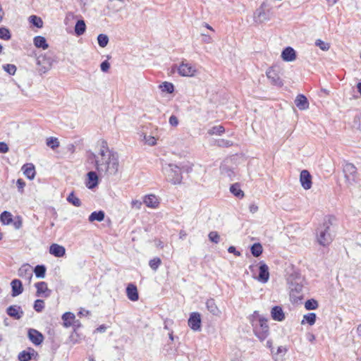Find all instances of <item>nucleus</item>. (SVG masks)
Instances as JSON below:
<instances>
[{
    "label": "nucleus",
    "instance_id": "nucleus-46",
    "mask_svg": "<svg viewBox=\"0 0 361 361\" xmlns=\"http://www.w3.org/2000/svg\"><path fill=\"white\" fill-rule=\"evenodd\" d=\"M3 69L11 75H13L16 72V66L13 64H5Z\"/></svg>",
    "mask_w": 361,
    "mask_h": 361
},
{
    "label": "nucleus",
    "instance_id": "nucleus-51",
    "mask_svg": "<svg viewBox=\"0 0 361 361\" xmlns=\"http://www.w3.org/2000/svg\"><path fill=\"white\" fill-rule=\"evenodd\" d=\"M143 139L145 143L150 146H153L156 144V138L153 136L144 135Z\"/></svg>",
    "mask_w": 361,
    "mask_h": 361
},
{
    "label": "nucleus",
    "instance_id": "nucleus-59",
    "mask_svg": "<svg viewBox=\"0 0 361 361\" xmlns=\"http://www.w3.org/2000/svg\"><path fill=\"white\" fill-rule=\"evenodd\" d=\"M228 252L229 253H233L235 256H240V252L239 251H237L235 247L234 246H230L228 249Z\"/></svg>",
    "mask_w": 361,
    "mask_h": 361
},
{
    "label": "nucleus",
    "instance_id": "nucleus-16",
    "mask_svg": "<svg viewBox=\"0 0 361 361\" xmlns=\"http://www.w3.org/2000/svg\"><path fill=\"white\" fill-rule=\"evenodd\" d=\"M126 295L128 298L133 302L138 300L139 295L137 286L133 283H129L126 288Z\"/></svg>",
    "mask_w": 361,
    "mask_h": 361
},
{
    "label": "nucleus",
    "instance_id": "nucleus-63",
    "mask_svg": "<svg viewBox=\"0 0 361 361\" xmlns=\"http://www.w3.org/2000/svg\"><path fill=\"white\" fill-rule=\"evenodd\" d=\"M357 333L360 336H361V324H359L357 328Z\"/></svg>",
    "mask_w": 361,
    "mask_h": 361
},
{
    "label": "nucleus",
    "instance_id": "nucleus-34",
    "mask_svg": "<svg viewBox=\"0 0 361 361\" xmlns=\"http://www.w3.org/2000/svg\"><path fill=\"white\" fill-rule=\"evenodd\" d=\"M46 267L44 265H37L32 272H35V274L37 278L43 279L45 277L46 274Z\"/></svg>",
    "mask_w": 361,
    "mask_h": 361
},
{
    "label": "nucleus",
    "instance_id": "nucleus-50",
    "mask_svg": "<svg viewBox=\"0 0 361 361\" xmlns=\"http://www.w3.org/2000/svg\"><path fill=\"white\" fill-rule=\"evenodd\" d=\"M216 144L219 147H227L232 146L233 142L228 140L220 139L216 141Z\"/></svg>",
    "mask_w": 361,
    "mask_h": 361
},
{
    "label": "nucleus",
    "instance_id": "nucleus-29",
    "mask_svg": "<svg viewBox=\"0 0 361 361\" xmlns=\"http://www.w3.org/2000/svg\"><path fill=\"white\" fill-rule=\"evenodd\" d=\"M35 46L37 48H42L47 49L49 47V44L47 42L45 37L42 36H36L33 39Z\"/></svg>",
    "mask_w": 361,
    "mask_h": 361
},
{
    "label": "nucleus",
    "instance_id": "nucleus-42",
    "mask_svg": "<svg viewBox=\"0 0 361 361\" xmlns=\"http://www.w3.org/2000/svg\"><path fill=\"white\" fill-rule=\"evenodd\" d=\"M97 42L99 47L104 48L106 47L109 43V37L105 34H99L97 37Z\"/></svg>",
    "mask_w": 361,
    "mask_h": 361
},
{
    "label": "nucleus",
    "instance_id": "nucleus-26",
    "mask_svg": "<svg viewBox=\"0 0 361 361\" xmlns=\"http://www.w3.org/2000/svg\"><path fill=\"white\" fill-rule=\"evenodd\" d=\"M271 317L274 320L281 322L285 319V315L280 306H274L271 311Z\"/></svg>",
    "mask_w": 361,
    "mask_h": 361
},
{
    "label": "nucleus",
    "instance_id": "nucleus-58",
    "mask_svg": "<svg viewBox=\"0 0 361 361\" xmlns=\"http://www.w3.org/2000/svg\"><path fill=\"white\" fill-rule=\"evenodd\" d=\"M8 151V145L4 142H0V152L6 153Z\"/></svg>",
    "mask_w": 361,
    "mask_h": 361
},
{
    "label": "nucleus",
    "instance_id": "nucleus-27",
    "mask_svg": "<svg viewBox=\"0 0 361 361\" xmlns=\"http://www.w3.org/2000/svg\"><path fill=\"white\" fill-rule=\"evenodd\" d=\"M22 170L23 171L24 175L30 180H32L35 176V166L31 164H25L23 166Z\"/></svg>",
    "mask_w": 361,
    "mask_h": 361
},
{
    "label": "nucleus",
    "instance_id": "nucleus-56",
    "mask_svg": "<svg viewBox=\"0 0 361 361\" xmlns=\"http://www.w3.org/2000/svg\"><path fill=\"white\" fill-rule=\"evenodd\" d=\"M169 123L172 126H176L178 124V120L176 116H171L169 118Z\"/></svg>",
    "mask_w": 361,
    "mask_h": 361
},
{
    "label": "nucleus",
    "instance_id": "nucleus-24",
    "mask_svg": "<svg viewBox=\"0 0 361 361\" xmlns=\"http://www.w3.org/2000/svg\"><path fill=\"white\" fill-rule=\"evenodd\" d=\"M35 354L37 355L36 351L33 348H29L27 350L21 351L18 354V358L19 361H30Z\"/></svg>",
    "mask_w": 361,
    "mask_h": 361
},
{
    "label": "nucleus",
    "instance_id": "nucleus-57",
    "mask_svg": "<svg viewBox=\"0 0 361 361\" xmlns=\"http://www.w3.org/2000/svg\"><path fill=\"white\" fill-rule=\"evenodd\" d=\"M202 42L206 43V44H210L212 42V38L209 35H206V34H202Z\"/></svg>",
    "mask_w": 361,
    "mask_h": 361
},
{
    "label": "nucleus",
    "instance_id": "nucleus-28",
    "mask_svg": "<svg viewBox=\"0 0 361 361\" xmlns=\"http://www.w3.org/2000/svg\"><path fill=\"white\" fill-rule=\"evenodd\" d=\"M75 314L72 312H66L62 316V319L63 321V325L66 327H69L73 325L75 322Z\"/></svg>",
    "mask_w": 361,
    "mask_h": 361
},
{
    "label": "nucleus",
    "instance_id": "nucleus-31",
    "mask_svg": "<svg viewBox=\"0 0 361 361\" xmlns=\"http://www.w3.org/2000/svg\"><path fill=\"white\" fill-rule=\"evenodd\" d=\"M86 30V25L83 20H78L75 25V33L77 36L83 35Z\"/></svg>",
    "mask_w": 361,
    "mask_h": 361
},
{
    "label": "nucleus",
    "instance_id": "nucleus-43",
    "mask_svg": "<svg viewBox=\"0 0 361 361\" xmlns=\"http://www.w3.org/2000/svg\"><path fill=\"white\" fill-rule=\"evenodd\" d=\"M160 87L163 92L168 93H172L174 90L173 85L168 82H163V84L160 85Z\"/></svg>",
    "mask_w": 361,
    "mask_h": 361
},
{
    "label": "nucleus",
    "instance_id": "nucleus-21",
    "mask_svg": "<svg viewBox=\"0 0 361 361\" xmlns=\"http://www.w3.org/2000/svg\"><path fill=\"white\" fill-rule=\"evenodd\" d=\"M143 203L150 208H157L159 204V200L154 195H145L143 198Z\"/></svg>",
    "mask_w": 361,
    "mask_h": 361
},
{
    "label": "nucleus",
    "instance_id": "nucleus-47",
    "mask_svg": "<svg viewBox=\"0 0 361 361\" xmlns=\"http://www.w3.org/2000/svg\"><path fill=\"white\" fill-rule=\"evenodd\" d=\"M315 45L319 47L322 51H328L330 48V44L328 42H325L321 39H317Z\"/></svg>",
    "mask_w": 361,
    "mask_h": 361
},
{
    "label": "nucleus",
    "instance_id": "nucleus-52",
    "mask_svg": "<svg viewBox=\"0 0 361 361\" xmlns=\"http://www.w3.org/2000/svg\"><path fill=\"white\" fill-rule=\"evenodd\" d=\"M290 288L292 291H295L296 293H300L302 291V285L299 283H291Z\"/></svg>",
    "mask_w": 361,
    "mask_h": 361
},
{
    "label": "nucleus",
    "instance_id": "nucleus-48",
    "mask_svg": "<svg viewBox=\"0 0 361 361\" xmlns=\"http://www.w3.org/2000/svg\"><path fill=\"white\" fill-rule=\"evenodd\" d=\"M44 308V302L41 299H37L35 301L34 309L36 312H40Z\"/></svg>",
    "mask_w": 361,
    "mask_h": 361
},
{
    "label": "nucleus",
    "instance_id": "nucleus-32",
    "mask_svg": "<svg viewBox=\"0 0 361 361\" xmlns=\"http://www.w3.org/2000/svg\"><path fill=\"white\" fill-rule=\"evenodd\" d=\"M231 192L238 198H243L244 197V192L240 189L238 183H234L230 187Z\"/></svg>",
    "mask_w": 361,
    "mask_h": 361
},
{
    "label": "nucleus",
    "instance_id": "nucleus-54",
    "mask_svg": "<svg viewBox=\"0 0 361 361\" xmlns=\"http://www.w3.org/2000/svg\"><path fill=\"white\" fill-rule=\"evenodd\" d=\"M16 185L18 190L22 192L23 191V188L25 185V183L23 179L19 178L17 180Z\"/></svg>",
    "mask_w": 361,
    "mask_h": 361
},
{
    "label": "nucleus",
    "instance_id": "nucleus-25",
    "mask_svg": "<svg viewBox=\"0 0 361 361\" xmlns=\"http://www.w3.org/2000/svg\"><path fill=\"white\" fill-rule=\"evenodd\" d=\"M295 104L300 110H305L309 107L307 99L303 94H298L297 96Z\"/></svg>",
    "mask_w": 361,
    "mask_h": 361
},
{
    "label": "nucleus",
    "instance_id": "nucleus-6",
    "mask_svg": "<svg viewBox=\"0 0 361 361\" xmlns=\"http://www.w3.org/2000/svg\"><path fill=\"white\" fill-rule=\"evenodd\" d=\"M343 172L345 181L348 185H353L357 180L356 167L351 163H345L343 166Z\"/></svg>",
    "mask_w": 361,
    "mask_h": 361
},
{
    "label": "nucleus",
    "instance_id": "nucleus-20",
    "mask_svg": "<svg viewBox=\"0 0 361 361\" xmlns=\"http://www.w3.org/2000/svg\"><path fill=\"white\" fill-rule=\"evenodd\" d=\"M281 57L285 61H293L296 58L295 51L292 47H288L282 51Z\"/></svg>",
    "mask_w": 361,
    "mask_h": 361
},
{
    "label": "nucleus",
    "instance_id": "nucleus-39",
    "mask_svg": "<svg viewBox=\"0 0 361 361\" xmlns=\"http://www.w3.org/2000/svg\"><path fill=\"white\" fill-rule=\"evenodd\" d=\"M29 20L30 23L38 28H41L43 26L42 20L37 16H30Z\"/></svg>",
    "mask_w": 361,
    "mask_h": 361
},
{
    "label": "nucleus",
    "instance_id": "nucleus-7",
    "mask_svg": "<svg viewBox=\"0 0 361 361\" xmlns=\"http://www.w3.org/2000/svg\"><path fill=\"white\" fill-rule=\"evenodd\" d=\"M178 73L181 76L191 77L195 75L196 69L194 66L188 63L183 62L178 68Z\"/></svg>",
    "mask_w": 361,
    "mask_h": 361
},
{
    "label": "nucleus",
    "instance_id": "nucleus-53",
    "mask_svg": "<svg viewBox=\"0 0 361 361\" xmlns=\"http://www.w3.org/2000/svg\"><path fill=\"white\" fill-rule=\"evenodd\" d=\"M142 203H143V202H141L137 200H133L131 202V207L135 208L136 209H140V208L142 205Z\"/></svg>",
    "mask_w": 361,
    "mask_h": 361
},
{
    "label": "nucleus",
    "instance_id": "nucleus-4",
    "mask_svg": "<svg viewBox=\"0 0 361 361\" xmlns=\"http://www.w3.org/2000/svg\"><path fill=\"white\" fill-rule=\"evenodd\" d=\"M162 170L169 182L173 184L180 183L182 173L179 166L173 164H165L162 165Z\"/></svg>",
    "mask_w": 361,
    "mask_h": 361
},
{
    "label": "nucleus",
    "instance_id": "nucleus-60",
    "mask_svg": "<svg viewBox=\"0 0 361 361\" xmlns=\"http://www.w3.org/2000/svg\"><path fill=\"white\" fill-rule=\"evenodd\" d=\"M249 210L251 213L254 214L257 212L258 207L255 205V204H252L249 207Z\"/></svg>",
    "mask_w": 361,
    "mask_h": 361
},
{
    "label": "nucleus",
    "instance_id": "nucleus-55",
    "mask_svg": "<svg viewBox=\"0 0 361 361\" xmlns=\"http://www.w3.org/2000/svg\"><path fill=\"white\" fill-rule=\"evenodd\" d=\"M100 68L103 72H107L110 68V63L107 61H104L102 62Z\"/></svg>",
    "mask_w": 361,
    "mask_h": 361
},
{
    "label": "nucleus",
    "instance_id": "nucleus-13",
    "mask_svg": "<svg viewBox=\"0 0 361 361\" xmlns=\"http://www.w3.org/2000/svg\"><path fill=\"white\" fill-rule=\"evenodd\" d=\"M269 279V267L264 262H260L259 267V276L257 279L262 283H266L268 281Z\"/></svg>",
    "mask_w": 361,
    "mask_h": 361
},
{
    "label": "nucleus",
    "instance_id": "nucleus-1",
    "mask_svg": "<svg viewBox=\"0 0 361 361\" xmlns=\"http://www.w3.org/2000/svg\"><path fill=\"white\" fill-rule=\"evenodd\" d=\"M99 150L97 154L91 153L90 159L95 162V169L100 176H110L116 175L118 170V155L111 150L106 141L99 142Z\"/></svg>",
    "mask_w": 361,
    "mask_h": 361
},
{
    "label": "nucleus",
    "instance_id": "nucleus-23",
    "mask_svg": "<svg viewBox=\"0 0 361 361\" xmlns=\"http://www.w3.org/2000/svg\"><path fill=\"white\" fill-rule=\"evenodd\" d=\"M12 288V296L16 297L23 291L22 282L19 279H13L11 283Z\"/></svg>",
    "mask_w": 361,
    "mask_h": 361
},
{
    "label": "nucleus",
    "instance_id": "nucleus-15",
    "mask_svg": "<svg viewBox=\"0 0 361 361\" xmlns=\"http://www.w3.org/2000/svg\"><path fill=\"white\" fill-rule=\"evenodd\" d=\"M6 313L15 319H20L24 314L21 307L18 305H11L6 310Z\"/></svg>",
    "mask_w": 361,
    "mask_h": 361
},
{
    "label": "nucleus",
    "instance_id": "nucleus-9",
    "mask_svg": "<svg viewBox=\"0 0 361 361\" xmlns=\"http://www.w3.org/2000/svg\"><path fill=\"white\" fill-rule=\"evenodd\" d=\"M37 289L36 295L37 297L48 298L51 293V290L48 288L47 283L44 281L37 282L35 284Z\"/></svg>",
    "mask_w": 361,
    "mask_h": 361
},
{
    "label": "nucleus",
    "instance_id": "nucleus-49",
    "mask_svg": "<svg viewBox=\"0 0 361 361\" xmlns=\"http://www.w3.org/2000/svg\"><path fill=\"white\" fill-rule=\"evenodd\" d=\"M208 237L212 242L216 244L219 243L220 241V236L216 231H211L209 233Z\"/></svg>",
    "mask_w": 361,
    "mask_h": 361
},
{
    "label": "nucleus",
    "instance_id": "nucleus-10",
    "mask_svg": "<svg viewBox=\"0 0 361 361\" xmlns=\"http://www.w3.org/2000/svg\"><path fill=\"white\" fill-rule=\"evenodd\" d=\"M188 326L194 331H199L201 329V316L198 312L190 314L188 319Z\"/></svg>",
    "mask_w": 361,
    "mask_h": 361
},
{
    "label": "nucleus",
    "instance_id": "nucleus-17",
    "mask_svg": "<svg viewBox=\"0 0 361 361\" xmlns=\"http://www.w3.org/2000/svg\"><path fill=\"white\" fill-rule=\"evenodd\" d=\"M49 253L54 257H61L65 255L66 249L62 245L54 243L49 247Z\"/></svg>",
    "mask_w": 361,
    "mask_h": 361
},
{
    "label": "nucleus",
    "instance_id": "nucleus-64",
    "mask_svg": "<svg viewBox=\"0 0 361 361\" xmlns=\"http://www.w3.org/2000/svg\"><path fill=\"white\" fill-rule=\"evenodd\" d=\"M357 91L361 94V82H358L357 85Z\"/></svg>",
    "mask_w": 361,
    "mask_h": 361
},
{
    "label": "nucleus",
    "instance_id": "nucleus-18",
    "mask_svg": "<svg viewBox=\"0 0 361 361\" xmlns=\"http://www.w3.org/2000/svg\"><path fill=\"white\" fill-rule=\"evenodd\" d=\"M98 185V176L95 171H90L87 173V181L86 186L89 189H93Z\"/></svg>",
    "mask_w": 361,
    "mask_h": 361
},
{
    "label": "nucleus",
    "instance_id": "nucleus-38",
    "mask_svg": "<svg viewBox=\"0 0 361 361\" xmlns=\"http://www.w3.org/2000/svg\"><path fill=\"white\" fill-rule=\"evenodd\" d=\"M318 307V302L314 299H309L305 303V307L307 310H316Z\"/></svg>",
    "mask_w": 361,
    "mask_h": 361
},
{
    "label": "nucleus",
    "instance_id": "nucleus-40",
    "mask_svg": "<svg viewBox=\"0 0 361 361\" xmlns=\"http://www.w3.org/2000/svg\"><path fill=\"white\" fill-rule=\"evenodd\" d=\"M67 200L75 207H80L81 205V201L75 195L73 192L69 194L67 197Z\"/></svg>",
    "mask_w": 361,
    "mask_h": 361
},
{
    "label": "nucleus",
    "instance_id": "nucleus-61",
    "mask_svg": "<svg viewBox=\"0 0 361 361\" xmlns=\"http://www.w3.org/2000/svg\"><path fill=\"white\" fill-rule=\"evenodd\" d=\"M106 327L102 324V325H100L98 328H97L96 331L97 332H100V333H103L106 331Z\"/></svg>",
    "mask_w": 361,
    "mask_h": 361
},
{
    "label": "nucleus",
    "instance_id": "nucleus-3",
    "mask_svg": "<svg viewBox=\"0 0 361 361\" xmlns=\"http://www.w3.org/2000/svg\"><path fill=\"white\" fill-rule=\"evenodd\" d=\"M332 222L330 218L324 219L316 230V239L317 243L324 247L328 246L333 240L334 236L331 231Z\"/></svg>",
    "mask_w": 361,
    "mask_h": 361
},
{
    "label": "nucleus",
    "instance_id": "nucleus-11",
    "mask_svg": "<svg viewBox=\"0 0 361 361\" xmlns=\"http://www.w3.org/2000/svg\"><path fill=\"white\" fill-rule=\"evenodd\" d=\"M27 336L30 341L35 345H40L44 340L42 334L34 329H30L28 330Z\"/></svg>",
    "mask_w": 361,
    "mask_h": 361
},
{
    "label": "nucleus",
    "instance_id": "nucleus-30",
    "mask_svg": "<svg viewBox=\"0 0 361 361\" xmlns=\"http://www.w3.org/2000/svg\"><path fill=\"white\" fill-rule=\"evenodd\" d=\"M105 217V213L100 210L98 212H93L91 213V214L89 216L88 220L90 222H93L94 221H102L104 219Z\"/></svg>",
    "mask_w": 361,
    "mask_h": 361
},
{
    "label": "nucleus",
    "instance_id": "nucleus-62",
    "mask_svg": "<svg viewBox=\"0 0 361 361\" xmlns=\"http://www.w3.org/2000/svg\"><path fill=\"white\" fill-rule=\"evenodd\" d=\"M90 314V312H89V311H80V312H78V314H79L80 316H82V315H87V314Z\"/></svg>",
    "mask_w": 361,
    "mask_h": 361
},
{
    "label": "nucleus",
    "instance_id": "nucleus-19",
    "mask_svg": "<svg viewBox=\"0 0 361 361\" xmlns=\"http://www.w3.org/2000/svg\"><path fill=\"white\" fill-rule=\"evenodd\" d=\"M206 307L207 310L212 314L214 316H220L221 315V310L217 307L214 299L209 298L206 302Z\"/></svg>",
    "mask_w": 361,
    "mask_h": 361
},
{
    "label": "nucleus",
    "instance_id": "nucleus-14",
    "mask_svg": "<svg viewBox=\"0 0 361 361\" xmlns=\"http://www.w3.org/2000/svg\"><path fill=\"white\" fill-rule=\"evenodd\" d=\"M18 276L25 279L30 282L32 278V267L27 264H23L18 269Z\"/></svg>",
    "mask_w": 361,
    "mask_h": 361
},
{
    "label": "nucleus",
    "instance_id": "nucleus-45",
    "mask_svg": "<svg viewBox=\"0 0 361 361\" xmlns=\"http://www.w3.org/2000/svg\"><path fill=\"white\" fill-rule=\"evenodd\" d=\"M161 263V261L159 257H154L149 261V265L152 269L156 271L160 266Z\"/></svg>",
    "mask_w": 361,
    "mask_h": 361
},
{
    "label": "nucleus",
    "instance_id": "nucleus-36",
    "mask_svg": "<svg viewBox=\"0 0 361 361\" xmlns=\"http://www.w3.org/2000/svg\"><path fill=\"white\" fill-rule=\"evenodd\" d=\"M224 131L225 128L223 126H215L209 129L207 133L210 135H221L223 133H224Z\"/></svg>",
    "mask_w": 361,
    "mask_h": 361
},
{
    "label": "nucleus",
    "instance_id": "nucleus-22",
    "mask_svg": "<svg viewBox=\"0 0 361 361\" xmlns=\"http://www.w3.org/2000/svg\"><path fill=\"white\" fill-rule=\"evenodd\" d=\"M269 20V16L267 13L262 8L257 9L254 14V20L257 23H262L264 21Z\"/></svg>",
    "mask_w": 361,
    "mask_h": 361
},
{
    "label": "nucleus",
    "instance_id": "nucleus-44",
    "mask_svg": "<svg viewBox=\"0 0 361 361\" xmlns=\"http://www.w3.org/2000/svg\"><path fill=\"white\" fill-rule=\"evenodd\" d=\"M11 37V35L8 29L6 27H0V39L8 40Z\"/></svg>",
    "mask_w": 361,
    "mask_h": 361
},
{
    "label": "nucleus",
    "instance_id": "nucleus-2",
    "mask_svg": "<svg viewBox=\"0 0 361 361\" xmlns=\"http://www.w3.org/2000/svg\"><path fill=\"white\" fill-rule=\"evenodd\" d=\"M250 320L255 336L260 341L265 340L269 334L267 319L260 316L257 311H255L250 316Z\"/></svg>",
    "mask_w": 361,
    "mask_h": 361
},
{
    "label": "nucleus",
    "instance_id": "nucleus-37",
    "mask_svg": "<svg viewBox=\"0 0 361 361\" xmlns=\"http://www.w3.org/2000/svg\"><path fill=\"white\" fill-rule=\"evenodd\" d=\"M0 219L4 224H9L12 222V215L9 212L4 211L1 214Z\"/></svg>",
    "mask_w": 361,
    "mask_h": 361
},
{
    "label": "nucleus",
    "instance_id": "nucleus-35",
    "mask_svg": "<svg viewBox=\"0 0 361 361\" xmlns=\"http://www.w3.org/2000/svg\"><path fill=\"white\" fill-rule=\"evenodd\" d=\"M250 251L254 257H257L262 255L263 248L260 243H257L251 246Z\"/></svg>",
    "mask_w": 361,
    "mask_h": 361
},
{
    "label": "nucleus",
    "instance_id": "nucleus-41",
    "mask_svg": "<svg viewBox=\"0 0 361 361\" xmlns=\"http://www.w3.org/2000/svg\"><path fill=\"white\" fill-rule=\"evenodd\" d=\"M46 144L52 149H55L59 146V142L56 137H50L47 139Z\"/></svg>",
    "mask_w": 361,
    "mask_h": 361
},
{
    "label": "nucleus",
    "instance_id": "nucleus-5",
    "mask_svg": "<svg viewBox=\"0 0 361 361\" xmlns=\"http://www.w3.org/2000/svg\"><path fill=\"white\" fill-rule=\"evenodd\" d=\"M54 59L50 52L40 54L36 59L37 71L40 74L48 72L53 65Z\"/></svg>",
    "mask_w": 361,
    "mask_h": 361
},
{
    "label": "nucleus",
    "instance_id": "nucleus-8",
    "mask_svg": "<svg viewBox=\"0 0 361 361\" xmlns=\"http://www.w3.org/2000/svg\"><path fill=\"white\" fill-rule=\"evenodd\" d=\"M266 73L268 79L270 80L272 85L276 86L283 85V81L281 79L278 71L274 68H269Z\"/></svg>",
    "mask_w": 361,
    "mask_h": 361
},
{
    "label": "nucleus",
    "instance_id": "nucleus-33",
    "mask_svg": "<svg viewBox=\"0 0 361 361\" xmlns=\"http://www.w3.org/2000/svg\"><path fill=\"white\" fill-rule=\"evenodd\" d=\"M317 319V315L315 313L311 312L303 316V319L301 322V324H303L305 322H307L310 326L314 324Z\"/></svg>",
    "mask_w": 361,
    "mask_h": 361
},
{
    "label": "nucleus",
    "instance_id": "nucleus-12",
    "mask_svg": "<svg viewBox=\"0 0 361 361\" xmlns=\"http://www.w3.org/2000/svg\"><path fill=\"white\" fill-rule=\"evenodd\" d=\"M300 180L305 190H309L312 187V176L307 170H302L300 173Z\"/></svg>",
    "mask_w": 361,
    "mask_h": 361
}]
</instances>
